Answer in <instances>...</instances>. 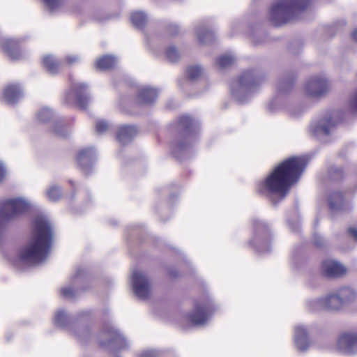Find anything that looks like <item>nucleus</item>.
<instances>
[{
  "instance_id": "4468645a",
  "label": "nucleus",
  "mask_w": 357,
  "mask_h": 357,
  "mask_svg": "<svg viewBox=\"0 0 357 357\" xmlns=\"http://www.w3.org/2000/svg\"><path fill=\"white\" fill-rule=\"evenodd\" d=\"M321 272L327 278H340L346 274L347 268L337 261L326 259L322 262Z\"/></svg>"
},
{
  "instance_id": "6ab92c4d",
  "label": "nucleus",
  "mask_w": 357,
  "mask_h": 357,
  "mask_svg": "<svg viewBox=\"0 0 357 357\" xmlns=\"http://www.w3.org/2000/svg\"><path fill=\"white\" fill-rule=\"evenodd\" d=\"M3 48L12 60L20 59L22 54L19 50L18 40L15 39H6L3 43Z\"/></svg>"
},
{
  "instance_id": "3c124183",
  "label": "nucleus",
  "mask_w": 357,
  "mask_h": 357,
  "mask_svg": "<svg viewBox=\"0 0 357 357\" xmlns=\"http://www.w3.org/2000/svg\"><path fill=\"white\" fill-rule=\"evenodd\" d=\"M352 38L355 41L357 42V29L352 33Z\"/></svg>"
},
{
  "instance_id": "f704fd0d",
  "label": "nucleus",
  "mask_w": 357,
  "mask_h": 357,
  "mask_svg": "<svg viewBox=\"0 0 357 357\" xmlns=\"http://www.w3.org/2000/svg\"><path fill=\"white\" fill-rule=\"evenodd\" d=\"M53 116V113L48 107H43L37 114L39 121L45 123L49 121Z\"/></svg>"
},
{
  "instance_id": "4c0bfd02",
  "label": "nucleus",
  "mask_w": 357,
  "mask_h": 357,
  "mask_svg": "<svg viewBox=\"0 0 357 357\" xmlns=\"http://www.w3.org/2000/svg\"><path fill=\"white\" fill-rule=\"evenodd\" d=\"M343 176V171L341 167H332L329 169V176L333 180H338Z\"/></svg>"
},
{
  "instance_id": "a211bd4d",
  "label": "nucleus",
  "mask_w": 357,
  "mask_h": 357,
  "mask_svg": "<svg viewBox=\"0 0 357 357\" xmlns=\"http://www.w3.org/2000/svg\"><path fill=\"white\" fill-rule=\"evenodd\" d=\"M22 91L17 84H9L4 89L3 98L5 100L10 104L16 103L22 99Z\"/></svg>"
},
{
  "instance_id": "72a5a7b5",
  "label": "nucleus",
  "mask_w": 357,
  "mask_h": 357,
  "mask_svg": "<svg viewBox=\"0 0 357 357\" xmlns=\"http://www.w3.org/2000/svg\"><path fill=\"white\" fill-rule=\"evenodd\" d=\"M54 322L58 326H66L69 322V317L63 310H59L55 314Z\"/></svg>"
},
{
  "instance_id": "20e7f679",
  "label": "nucleus",
  "mask_w": 357,
  "mask_h": 357,
  "mask_svg": "<svg viewBox=\"0 0 357 357\" xmlns=\"http://www.w3.org/2000/svg\"><path fill=\"white\" fill-rule=\"evenodd\" d=\"M311 0H279L271 8L270 19L280 26L296 18L310 3Z\"/></svg>"
},
{
  "instance_id": "a19ab883",
  "label": "nucleus",
  "mask_w": 357,
  "mask_h": 357,
  "mask_svg": "<svg viewBox=\"0 0 357 357\" xmlns=\"http://www.w3.org/2000/svg\"><path fill=\"white\" fill-rule=\"evenodd\" d=\"M79 60H80V58L78 56L69 55L66 57L64 61L63 62V64L66 63L68 65H72L73 63H75L79 61Z\"/></svg>"
},
{
  "instance_id": "de8ad7c7",
  "label": "nucleus",
  "mask_w": 357,
  "mask_h": 357,
  "mask_svg": "<svg viewBox=\"0 0 357 357\" xmlns=\"http://www.w3.org/2000/svg\"><path fill=\"white\" fill-rule=\"evenodd\" d=\"M348 233L349 235L357 241V229L354 227H350L348 229Z\"/></svg>"
},
{
  "instance_id": "393cba45",
  "label": "nucleus",
  "mask_w": 357,
  "mask_h": 357,
  "mask_svg": "<svg viewBox=\"0 0 357 357\" xmlns=\"http://www.w3.org/2000/svg\"><path fill=\"white\" fill-rule=\"evenodd\" d=\"M197 40L202 44H209L215 38L213 32L205 26H199L195 31Z\"/></svg>"
},
{
  "instance_id": "c85d7f7f",
  "label": "nucleus",
  "mask_w": 357,
  "mask_h": 357,
  "mask_svg": "<svg viewBox=\"0 0 357 357\" xmlns=\"http://www.w3.org/2000/svg\"><path fill=\"white\" fill-rule=\"evenodd\" d=\"M62 190L60 186L56 184H52L45 191L47 198L50 202H57L62 197Z\"/></svg>"
},
{
  "instance_id": "49530a36",
  "label": "nucleus",
  "mask_w": 357,
  "mask_h": 357,
  "mask_svg": "<svg viewBox=\"0 0 357 357\" xmlns=\"http://www.w3.org/2000/svg\"><path fill=\"white\" fill-rule=\"evenodd\" d=\"M186 145L183 144V142H178L175 144V146L174 147V151H182L185 150Z\"/></svg>"
},
{
  "instance_id": "58836bf2",
  "label": "nucleus",
  "mask_w": 357,
  "mask_h": 357,
  "mask_svg": "<svg viewBox=\"0 0 357 357\" xmlns=\"http://www.w3.org/2000/svg\"><path fill=\"white\" fill-rule=\"evenodd\" d=\"M54 133L59 137H66L68 132L65 126L61 123H56L54 126Z\"/></svg>"
},
{
  "instance_id": "473e14b6",
  "label": "nucleus",
  "mask_w": 357,
  "mask_h": 357,
  "mask_svg": "<svg viewBox=\"0 0 357 357\" xmlns=\"http://www.w3.org/2000/svg\"><path fill=\"white\" fill-rule=\"evenodd\" d=\"M203 73V68L199 65L190 66L187 70L188 77L191 80H197L202 75Z\"/></svg>"
},
{
  "instance_id": "0eeeda50",
  "label": "nucleus",
  "mask_w": 357,
  "mask_h": 357,
  "mask_svg": "<svg viewBox=\"0 0 357 357\" xmlns=\"http://www.w3.org/2000/svg\"><path fill=\"white\" fill-rule=\"evenodd\" d=\"M336 112H330L316 122H313L310 127V132L317 137L330 135L337 121L335 119Z\"/></svg>"
},
{
  "instance_id": "7c9ffc66",
  "label": "nucleus",
  "mask_w": 357,
  "mask_h": 357,
  "mask_svg": "<svg viewBox=\"0 0 357 357\" xmlns=\"http://www.w3.org/2000/svg\"><path fill=\"white\" fill-rule=\"evenodd\" d=\"M130 19L133 25L139 28L144 26L147 20L145 13L139 11L132 13L131 14Z\"/></svg>"
},
{
  "instance_id": "f8f14e48",
  "label": "nucleus",
  "mask_w": 357,
  "mask_h": 357,
  "mask_svg": "<svg viewBox=\"0 0 357 357\" xmlns=\"http://www.w3.org/2000/svg\"><path fill=\"white\" fill-rule=\"evenodd\" d=\"M294 342L296 349L299 351H306L309 349L311 341L308 329L305 326L298 324L294 327Z\"/></svg>"
},
{
  "instance_id": "39448f33",
  "label": "nucleus",
  "mask_w": 357,
  "mask_h": 357,
  "mask_svg": "<svg viewBox=\"0 0 357 357\" xmlns=\"http://www.w3.org/2000/svg\"><path fill=\"white\" fill-rule=\"evenodd\" d=\"M330 88V82L324 75H315L305 81L304 92L309 97L319 98L327 93Z\"/></svg>"
},
{
  "instance_id": "c9c22d12",
  "label": "nucleus",
  "mask_w": 357,
  "mask_h": 357,
  "mask_svg": "<svg viewBox=\"0 0 357 357\" xmlns=\"http://www.w3.org/2000/svg\"><path fill=\"white\" fill-rule=\"evenodd\" d=\"M166 57L170 62H176L180 59V54L175 47L171 46L166 51Z\"/></svg>"
},
{
  "instance_id": "aec40b11",
  "label": "nucleus",
  "mask_w": 357,
  "mask_h": 357,
  "mask_svg": "<svg viewBox=\"0 0 357 357\" xmlns=\"http://www.w3.org/2000/svg\"><path fill=\"white\" fill-rule=\"evenodd\" d=\"M324 298L326 310L339 311L345 307L335 290L325 296Z\"/></svg>"
},
{
  "instance_id": "e433bc0d",
  "label": "nucleus",
  "mask_w": 357,
  "mask_h": 357,
  "mask_svg": "<svg viewBox=\"0 0 357 357\" xmlns=\"http://www.w3.org/2000/svg\"><path fill=\"white\" fill-rule=\"evenodd\" d=\"M44 4L50 12H54L62 6L61 0H43Z\"/></svg>"
},
{
  "instance_id": "c756f323",
  "label": "nucleus",
  "mask_w": 357,
  "mask_h": 357,
  "mask_svg": "<svg viewBox=\"0 0 357 357\" xmlns=\"http://www.w3.org/2000/svg\"><path fill=\"white\" fill-rule=\"evenodd\" d=\"M236 61V57L230 54L220 56L215 64L220 69H225L231 66Z\"/></svg>"
},
{
  "instance_id": "79ce46f5",
  "label": "nucleus",
  "mask_w": 357,
  "mask_h": 357,
  "mask_svg": "<svg viewBox=\"0 0 357 357\" xmlns=\"http://www.w3.org/2000/svg\"><path fill=\"white\" fill-rule=\"evenodd\" d=\"M349 106L352 110L357 111V91L351 97Z\"/></svg>"
},
{
  "instance_id": "f257e3e1",
  "label": "nucleus",
  "mask_w": 357,
  "mask_h": 357,
  "mask_svg": "<svg viewBox=\"0 0 357 357\" xmlns=\"http://www.w3.org/2000/svg\"><path fill=\"white\" fill-rule=\"evenodd\" d=\"M52 237L51 222L44 216H37L33 222L30 239L18 250L13 263L17 266H33L43 263L50 253Z\"/></svg>"
},
{
  "instance_id": "2f4dec72",
  "label": "nucleus",
  "mask_w": 357,
  "mask_h": 357,
  "mask_svg": "<svg viewBox=\"0 0 357 357\" xmlns=\"http://www.w3.org/2000/svg\"><path fill=\"white\" fill-rule=\"evenodd\" d=\"M295 79L294 77H287L280 81L278 90L280 93H287L289 92L294 83Z\"/></svg>"
},
{
  "instance_id": "dca6fc26",
  "label": "nucleus",
  "mask_w": 357,
  "mask_h": 357,
  "mask_svg": "<svg viewBox=\"0 0 357 357\" xmlns=\"http://www.w3.org/2000/svg\"><path fill=\"white\" fill-rule=\"evenodd\" d=\"M84 271L79 268L70 279V284L68 287H63L61 289V293L64 298H71L76 294L75 287L82 280Z\"/></svg>"
},
{
  "instance_id": "a878e982",
  "label": "nucleus",
  "mask_w": 357,
  "mask_h": 357,
  "mask_svg": "<svg viewBox=\"0 0 357 357\" xmlns=\"http://www.w3.org/2000/svg\"><path fill=\"white\" fill-rule=\"evenodd\" d=\"M306 307L310 312L326 310L324 296L308 300L306 302Z\"/></svg>"
},
{
  "instance_id": "09e8293b",
  "label": "nucleus",
  "mask_w": 357,
  "mask_h": 357,
  "mask_svg": "<svg viewBox=\"0 0 357 357\" xmlns=\"http://www.w3.org/2000/svg\"><path fill=\"white\" fill-rule=\"evenodd\" d=\"M169 31L172 34V35H176L178 33V27L177 25L176 24H170L169 26Z\"/></svg>"
},
{
  "instance_id": "1a4fd4ad",
  "label": "nucleus",
  "mask_w": 357,
  "mask_h": 357,
  "mask_svg": "<svg viewBox=\"0 0 357 357\" xmlns=\"http://www.w3.org/2000/svg\"><path fill=\"white\" fill-rule=\"evenodd\" d=\"M100 344L103 347L114 345L118 349H123L126 346L125 338L111 326H105L98 336Z\"/></svg>"
},
{
  "instance_id": "5701e85b",
  "label": "nucleus",
  "mask_w": 357,
  "mask_h": 357,
  "mask_svg": "<svg viewBox=\"0 0 357 357\" xmlns=\"http://www.w3.org/2000/svg\"><path fill=\"white\" fill-rule=\"evenodd\" d=\"M344 306H347L356 301L357 294L355 290L349 287H343L335 290Z\"/></svg>"
},
{
  "instance_id": "6e6552de",
  "label": "nucleus",
  "mask_w": 357,
  "mask_h": 357,
  "mask_svg": "<svg viewBox=\"0 0 357 357\" xmlns=\"http://www.w3.org/2000/svg\"><path fill=\"white\" fill-rule=\"evenodd\" d=\"M131 280L135 294L139 298L145 299L151 294V282L146 274L140 271H134Z\"/></svg>"
},
{
  "instance_id": "412c9836",
  "label": "nucleus",
  "mask_w": 357,
  "mask_h": 357,
  "mask_svg": "<svg viewBox=\"0 0 357 357\" xmlns=\"http://www.w3.org/2000/svg\"><path fill=\"white\" fill-rule=\"evenodd\" d=\"M199 128V124L189 116L185 115L178 120V129L187 134L195 132Z\"/></svg>"
},
{
  "instance_id": "7ed1b4c3",
  "label": "nucleus",
  "mask_w": 357,
  "mask_h": 357,
  "mask_svg": "<svg viewBox=\"0 0 357 357\" xmlns=\"http://www.w3.org/2000/svg\"><path fill=\"white\" fill-rule=\"evenodd\" d=\"M265 79L264 75L257 70L243 71L231 88L233 98L240 103H244Z\"/></svg>"
},
{
  "instance_id": "8fccbe9b",
  "label": "nucleus",
  "mask_w": 357,
  "mask_h": 357,
  "mask_svg": "<svg viewBox=\"0 0 357 357\" xmlns=\"http://www.w3.org/2000/svg\"><path fill=\"white\" fill-rule=\"evenodd\" d=\"M140 357H157V355L154 351H147L143 352Z\"/></svg>"
},
{
  "instance_id": "2eb2a0df",
  "label": "nucleus",
  "mask_w": 357,
  "mask_h": 357,
  "mask_svg": "<svg viewBox=\"0 0 357 357\" xmlns=\"http://www.w3.org/2000/svg\"><path fill=\"white\" fill-rule=\"evenodd\" d=\"M208 305L197 303L194 311L188 315V319L195 326H204L208 319Z\"/></svg>"
},
{
  "instance_id": "bb28decb",
  "label": "nucleus",
  "mask_w": 357,
  "mask_h": 357,
  "mask_svg": "<svg viewBox=\"0 0 357 357\" xmlns=\"http://www.w3.org/2000/svg\"><path fill=\"white\" fill-rule=\"evenodd\" d=\"M328 204L331 210L337 211L342 208L344 202L343 195L340 192L331 193L328 199Z\"/></svg>"
},
{
  "instance_id": "9b49d317",
  "label": "nucleus",
  "mask_w": 357,
  "mask_h": 357,
  "mask_svg": "<svg viewBox=\"0 0 357 357\" xmlns=\"http://www.w3.org/2000/svg\"><path fill=\"white\" fill-rule=\"evenodd\" d=\"M337 349L344 354H357V333H347L340 335L337 340Z\"/></svg>"
},
{
  "instance_id": "b1692460",
  "label": "nucleus",
  "mask_w": 357,
  "mask_h": 357,
  "mask_svg": "<svg viewBox=\"0 0 357 357\" xmlns=\"http://www.w3.org/2000/svg\"><path fill=\"white\" fill-rule=\"evenodd\" d=\"M43 64L49 73L55 75L59 71L63 62L57 61L52 55H47L43 58Z\"/></svg>"
},
{
  "instance_id": "f3484780",
  "label": "nucleus",
  "mask_w": 357,
  "mask_h": 357,
  "mask_svg": "<svg viewBox=\"0 0 357 357\" xmlns=\"http://www.w3.org/2000/svg\"><path fill=\"white\" fill-rule=\"evenodd\" d=\"M137 133V129L134 126H123L119 128L116 138L123 145L130 143Z\"/></svg>"
},
{
  "instance_id": "c03bdc74",
  "label": "nucleus",
  "mask_w": 357,
  "mask_h": 357,
  "mask_svg": "<svg viewBox=\"0 0 357 357\" xmlns=\"http://www.w3.org/2000/svg\"><path fill=\"white\" fill-rule=\"evenodd\" d=\"M314 244L318 247H321L324 245V240L321 235L314 234L313 236Z\"/></svg>"
},
{
  "instance_id": "f03ea898",
  "label": "nucleus",
  "mask_w": 357,
  "mask_h": 357,
  "mask_svg": "<svg viewBox=\"0 0 357 357\" xmlns=\"http://www.w3.org/2000/svg\"><path fill=\"white\" fill-rule=\"evenodd\" d=\"M306 166L304 157H291L279 164L267 176L260 189L262 193L275 195L281 199L300 178Z\"/></svg>"
},
{
  "instance_id": "ddd939ff",
  "label": "nucleus",
  "mask_w": 357,
  "mask_h": 357,
  "mask_svg": "<svg viewBox=\"0 0 357 357\" xmlns=\"http://www.w3.org/2000/svg\"><path fill=\"white\" fill-rule=\"evenodd\" d=\"M96 159V150L93 147L82 149L78 151L76 160L78 165L86 173H89Z\"/></svg>"
},
{
  "instance_id": "37998d69",
  "label": "nucleus",
  "mask_w": 357,
  "mask_h": 357,
  "mask_svg": "<svg viewBox=\"0 0 357 357\" xmlns=\"http://www.w3.org/2000/svg\"><path fill=\"white\" fill-rule=\"evenodd\" d=\"M90 335V331L89 328H84L82 329V332H79L77 334V337L80 340H85L86 338L89 337Z\"/></svg>"
},
{
  "instance_id": "4be33fe9",
  "label": "nucleus",
  "mask_w": 357,
  "mask_h": 357,
  "mask_svg": "<svg viewBox=\"0 0 357 357\" xmlns=\"http://www.w3.org/2000/svg\"><path fill=\"white\" fill-rule=\"evenodd\" d=\"M158 96L156 89L150 87H142L139 90L137 100L143 104H151L155 101Z\"/></svg>"
},
{
  "instance_id": "9d476101",
  "label": "nucleus",
  "mask_w": 357,
  "mask_h": 357,
  "mask_svg": "<svg viewBox=\"0 0 357 357\" xmlns=\"http://www.w3.org/2000/svg\"><path fill=\"white\" fill-rule=\"evenodd\" d=\"M74 100L80 107L85 108L86 107L90 102V96L87 92L86 84L72 82L71 91L66 94V101L67 103H70Z\"/></svg>"
},
{
  "instance_id": "423d86ee",
  "label": "nucleus",
  "mask_w": 357,
  "mask_h": 357,
  "mask_svg": "<svg viewBox=\"0 0 357 357\" xmlns=\"http://www.w3.org/2000/svg\"><path fill=\"white\" fill-rule=\"evenodd\" d=\"M255 236L250 243L255 245L259 252H269L271 250L270 231L266 224L259 220L253 221Z\"/></svg>"
},
{
  "instance_id": "ea45409f",
  "label": "nucleus",
  "mask_w": 357,
  "mask_h": 357,
  "mask_svg": "<svg viewBox=\"0 0 357 357\" xmlns=\"http://www.w3.org/2000/svg\"><path fill=\"white\" fill-rule=\"evenodd\" d=\"M109 128V123L104 120H98L96 123V130L100 135L105 133Z\"/></svg>"
},
{
  "instance_id": "cd10ccee",
  "label": "nucleus",
  "mask_w": 357,
  "mask_h": 357,
  "mask_svg": "<svg viewBox=\"0 0 357 357\" xmlns=\"http://www.w3.org/2000/svg\"><path fill=\"white\" fill-rule=\"evenodd\" d=\"M114 56L105 55L97 59L96 67L100 70H107L113 68L116 63Z\"/></svg>"
},
{
  "instance_id": "a18cd8bd",
  "label": "nucleus",
  "mask_w": 357,
  "mask_h": 357,
  "mask_svg": "<svg viewBox=\"0 0 357 357\" xmlns=\"http://www.w3.org/2000/svg\"><path fill=\"white\" fill-rule=\"evenodd\" d=\"M7 172L5 165L0 162V183L3 181L6 176Z\"/></svg>"
}]
</instances>
